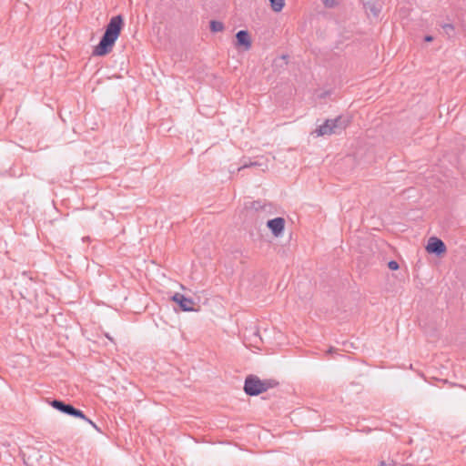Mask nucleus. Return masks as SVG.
Returning <instances> with one entry per match:
<instances>
[{"mask_svg": "<svg viewBox=\"0 0 466 466\" xmlns=\"http://www.w3.org/2000/svg\"><path fill=\"white\" fill-rule=\"evenodd\" d=\"M123 26V16L121 15L113 16L106 25L105 33L103 34L98 45L95 46L93 55L104 56L109 54L112 51L116 41L119 37Z\"/></svg>", "mask_w": 466, "mask_h": 466, "instance_id": "1", "label": "nucleus"}, {"mask_svg": "<svg viewBox=\"0 0 466 466\" xmlns=\"http://www.w3.org/2000/svg\"><path fill=\"white\" fill-rule=\"evenodd\" d=\"M349 125V119L339 116L333 119H327L322 125H320L314 133L317 137L330 136L333 134H340L347 126Z\"/></svg>", "mask_w": 466, "mask_h": 466, "instance_id": "2", "label": "nucleus"}, {"mask_svg": "<svg viewBox=\"0 0 466 466\" xmlns=\"http://www.w3.org/2000/svg\"><path fill=\"white\" fill-rule=\"evenodd\" d=\"M50 405L54 409L59 410L60 412H62L64 414H66V415H69L72 417H76V418H80L82 420H87V417L84 414V412L82 410L75 408L73 405H71L69 403L64 402L63 400H53L50 402Z\"/></svg>", "mask_w": 466, "mask_h": 466, "instance_id": "3", "label": "nucleus"}, {"mask_svg": "<svg viewBox=\"0 0 466 466\" xmlns=\"http://www.w3.org/2000/svg\"><path fill=\"white\" fill-rule=\"evenodd\" d=\"M244 391L248 396H258L265 392V388H262L261 380L256 375H248L244 383Z\"/></svg>", "mask_w": 466, "mask_h": 466, "instance_id": "4", "label": "nucleus"}, {"mask_svg": "<svg viewBox=\"0 0 466 466\" xmlns=\"http://www.w3.org/2000/svg\"><path fill=\"white\" fill-rule=\"evenodd\" d=\"M426 250L430 254H435L437 256H440L446 251V246L441 239L435 237H431L428 241Z\"/></svg>", "mask_w": 466, "mask_h": 466, "instance_id": "5", "label": "nucleus"}, {"mask_svg": "<svg viewBox=\"0 0 466 466\" xmlns=\"http://www.w3.org/2000/svg\"><path fill=\"white\" fill-rule=\"evenodd\" d=\"M267 227L270 229L271 233L278 238L281 236L284 231L285 219L281 217L269 219L267 222Z\"/></svg>", "mask_w": 466, "mask_h": 466, "instance_id": "6", "label": "nucleus"}, {"mask_svg": "<svg viewBox=\"0 0 466 466\" xmlns=\"http://www.w3.org/2000/svg\"><path fill=\"white\" fill-rule=\"evenodd\" d=\"M236 46L243 47L245 51H248L252 46V41L248 30H239L236 34Z\"/></svg>", "mask_w": 466, "mask_h": 466, "instance_id": "7", "label": "nucleus"}, {"mask_svg": "<svg viewBox=\"0 0 466 466\" xmlns=\"http://www.w3.org/2000/svg\"><path fill=\"white\" fill-rule=\"evenodd\" d=\"M172 300L177 302L183 311L194 310V301L190 298L185 297L183 294L175 293L172 297Z\"/></svg>", "mask_w": 466, "mask_h": 466, "instance_id": "8", "label": "nucleus"}, {"mask_svg": "<svg viewBox=\"0 0 466 466\" xmlns=\"http://www.w3.org/2000/svg\"><path fill=\"white\" fill-rule=\"evenodd\" d=\"M250 208L254 209L255 211H268V209L271 208L270 204H267L265 202H262L260 200L253 201L251 203Z\"/></svg>", "mask_w": 466, "mask_h": 466, "instance_id": "9", "label": "nucleus"}, {"mask_svg": "<svg viewBox=\"0 0 466 466\" xmlns=\"http://www.w3.org/2000/svg\"><path fill=\"white\" fill-rule=\"evenodd\" d=\"M270 3V7L274 12H280L284 5L285 0H268Z\"/></svg>", "mask_w": 466, "mask_h": 466, "instance_id": "10", "label": "nucleus"}, {"mask_svg": "<svg viewBox=\"0 0 466 466\" xmlns=\"http://www.w3.org/2000/svg\"><path fill=\"white\" fill-rule=\"evenodd\" d=\"M262 388H265V391L268 389L275 388L279 385V382L276 380L268 379V380H261Z\"/></svg>", "mask_w": 466, "mask_h": 466, "instance_id": "11", "label": "nucleus"}, {"mask_svg": "<svg viewBox=\"0 0 466 466\" xmlns=\"http://www.w3.org/2000/svg\"><path fill=\"white\" fill-rule=\"evenodd\" d=\"M224 29V25L222 22L212 20L210 22V30L212 32H221Z\"/></svg>", "mask_w": 466, "mask_h": 466, "instance_id": "12", "label": "nucleus"}, {"mask_svg": "<svg viewBox=\"0 0 466 466\" xmlns=\"http://www.w3.org/2000/svg\"><path fill=\"white\" fill-rule=\"evenodd\" d=\"M365 8L367 11H370L374 16H378L380 12V9L371 3L365 4Z\"/></svg>", "mask_w": 466, "mask_h": 466, "instance_id": "13", "label": "nucleus"}, {"mask_svg": "<svg viewBox=\"0 0 466 466\" xmlns=\"http://www.w3.org/2000/svg\"><path fill=\"white\" fill-rule=\"evenodd\" d=\"M261 166L259 163L254 161H249L248 163V162H245L242 166H240L238 167V170H241V169H244V168H248V167H259Z\"/></svg>", "mask_w": 466, "mask_h": 466, "instance_id": "14", "label": "nucleus"}, {"mask_svg": "<svg viewBox=\"0 0 466 466\" xmlns=\"http://www.w3.org/2000/svg\"><path fill=\"white\" fill-rule=\"evenodd\" d=\"M388 267L391 270H397L400 268L399 263L396 260L389 261Z\"/></svg>", "mask_w": 466, "mask_h": 466, "instance_id": "15", "label": "nucleus"}, {"mask_svg": "<svg viewBox=\"0 0 466 466\" xmlns=\"http://www.w3.org/2000/svg\"><path fill=\"white\" fill-rule=\"evenodd\" d=\"M323 4L326 7L332 8L337 5V1L336 0H324Z\"/></svg>", "mask_w": 466, "mask_h": 466, "instance_id": "16", "label": "nucleus"}, {"mask_svg": "<svg viewBox=\"0 0 466 466\" xmlns=\"http://www.w3.org/2000/svg\"><path fill=\"white\" fill-rule=\"evenodd\" d=\"M443 29L445 30V32H446L447 34H450V32H452V31L454 30V27H453V25H451V24H445V25H443Z\"/></svg>", "mask_w": 466, "mask_h": 466, "instance_id": "17", "label": "nucleus"}, {"mask_svg": "<svg viewBox=\"0 0 466 466\" xmlns=\"http://www.w3.org/2000/svg\"><path fill=\"white\" fill-rule=\"evenodd\" d=\"M86 420V422H88L90 425H92V427H93L94 429H96L98 432H101V430L97 427V425H96L94 421H92V420H89L88 418H87V420Z\"/></svg>", "mask_w": 466, "mask_h": 466, "instance_id": "18", "label": "nucleus"}, {"mask_svg": "<svg viewBox=\"0 0 466 466\" xmlns=\"http://www.w3.org/2000/svg\"><path fill=\"white\" fill-rule=\"evenodd\" d=\"M380 464H381V466H397L394 461H390V462L381 461Z\"/></svg>", "mask_w": 466, "mask_h": 466, "instance_id": "19", "label": "nucleus"}, {"mask_svg": "<svg viewBox=\"0 0 466 466\" xmlns=\"http://www.w3.org/2000/svg\"><path fill=\"white\" fill-rule=\"evenodd\" d=\"M424 40H425L426 42H431V41L433 40V37H432L431 35H426V36L424 37Z\"/></svg>", "mask_w": 466, "mask_h": 466, "instance_id": "20", "label": "nucleus"}]
</instances>
